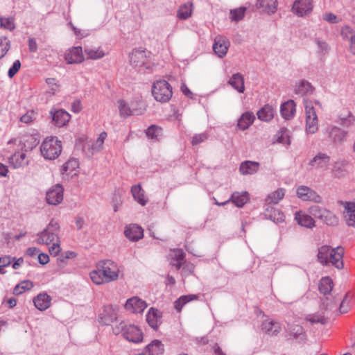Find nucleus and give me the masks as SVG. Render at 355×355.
Segmentation results:
<instances>
[{"label":"nucleus","instance_id":"nucleus-1","mask_svg":"<svg viewBox=\"0 0 355 355\" xmlns=\"http://www.w3.org/2000/svg\"><path fill=\"white\" fill-rule=\"evenodd\" d=\"M119 273V268L116 263L106 259L96 265V269L90 272V278L94 284L99 285L116 280Z\"/></svg>","mask_w":355,"mask_h":355},{"label":"nucleus","instance_id":"nucleus-2","mask_svg":"<svg viewBox=\"0 0 355 355\" xmlns=\"http://www.w3.org/2000/svg\"><path fill=\"white\" fill-rule=\"evenodd\" d=\"M343 254L344 249L340 246L332 248L329 245H322L318 249V259L323 265L331 264L338 269H342Z\"/></svg>","mask_w":355,"mask_h":355},{"label":"nucleus","instance_id":"nucleus-3","mask_svg":"<svg viewBox=\"0 0 355 355\" xmlns=\"http://www.w3.org/2000/svg\"><path fill=\"white\" fill-rule=\"evenodd\" d=\"M61 141L55 137L46 138L41 144L40 151L44 159L53 160L59 157L62 152Z\"/></svg>","mask_w":355,"mask_h":355},{"label":"nucleus","instance_id":"nucleus-4","mask_svg":"<svg viewBox=\"0 0 355 355\" xmlns=\"http://www.w3.org/2000/svg\"><path fill=\"white\" fill-rule=\"evenodd\" d=\"M148 53L144 50L135 49L130 54V64L141 73L151 70L152 63L148 57Z\"/></svg>","mask_w":355,"mask_h":355},{"label":"nucleus","instance_id":"nucleus-5","mask_svg":"<svg viewBox=\"0 0 355 355\" xmlns=\"http://www.w3.org/2000/svg\"><path fill=\"white\" fill-rule=\"evenodd\" d=\"M116 334L121 333L124 338L130 342L138 343L142 341L141 331L135 325L121 322L114 329Z\"/></svg>","mask_w":355,"mask_h":355},{"label":"nucleus","instance_id":"nucleus-6","mask_svg":"<svg viewBox=\"0 0 355 355\" xmlns=\"http://www.w3.org/2000/svg\"><path fill=\"white\" fill-rule=\"evenodd\" d=\"M152 94L157 101L166 103L172 97V87L165 80H157L153 85Z\"/></svg>","mask_w":355,"mask_h":355},{"label":"nucleus","instance_id":"nucleus-7","mask_svg":"<svg viewBox=\"0 0 355 355\" xmlns=\"http://www.w3.org/2000/svg\"><path fill=\"white\" fill-rule=\"evenodd\" d=\"M304 105L306 113V130L309 134H314L318 129V119L316 111L311 101L304 99Z\"/></svg>","mask_w":355,"mask_h":355},{"label":"nucleus","instance_id":"nucleus-8","mask_svg":"<svg viewBox=\"0 0 355 355\" xmlns=\"http://www.w3.org/2000/svg\"><path fill=\"white\" fill-rule=\"evenodd\" d=\"M336 308H337V304L334 303L330 298L327 297L322 300L321 309L324 310V311L322 313L323 315H322L320 313L309 315L306 316V319L307 321L310 322L312 324H314V323L324 324V323H326L327 320L329 316L328 311H333V310L336 309Z\"/></svg>","mask_w":355,"mask_h":355},{"label":"nucleus","instance_id":"nucleus-9","mask_svg":"<svg viewBox=\"0 0 355 355\" xmlns=\"http://www.w3.org/2000/svg\"><path fill=\"white\" fill-rule=\"evenodd\" d=\"M135 103H131L130 105H128L125 101L119 100L118 105L120 115L123 117H128L131 115L142 114L146 110L145 103L144 102H138L137 103L139 107H135Z\"/></svg>","mask_w":355,"mask_h":355},{"label":"nucleus","instance_id":"nucleus-10","mask_svg":"<svg viewBox=\"0 0 355 355\" xmlns=\"http://www.w3.org/2000/svg\"><path fill=\"white\" fill-rule=\"evenodd\" d=\"M297 196L304 201H311L315 203H322V198L314 190L306 186H300L296 190Z\"/></svg>","mask_w":355,"mask_h":355},{"label":"nucleus","instance_id":"nucleus-11","mask_svg":"<svg viewBox=\"0 0 355 355\" xmlns=\"http://www.w3.org/2000/svg\"><path fill=\"white\" fill-rule=\"evenodd\" d=\"M313 10V0H295L292 11L297 17H304Z\"/></svg>","mask_w":355,"mask_h":355},{"label":"nucleus","instance_id":"nucleus-12","mask_svg":"<svg viewBox=\"0 0 355 355\" xmlns=\"http://www.w3.org/2000/svg\"><path fill=\"white\" fill-rule=\"evenodd\" d=\"M326 134L332 144L339 145L346 139L347 131L337 126H332L327 129Z\"/></svg>","mask_w":355,"mask_h":355},{"label":"nucleus","instance_id":"nucleus-13","mask_svg":"<svg viewBox=\"0 0 355 355\" xmlns=\"http://www.w3.org/2000/svg\"><path fill=\"white\" fill-rule=\"evenodd\" d=\"M230 44V41L226 37L218 35L214 39L213 50L219 58H223L227 53Z\"/></svg>","mask_w":355,"mask_h":355},{"label":"nucleus","instance_id":"nucleus-14","mask_svg":"<svg viewBox=\"0 0 355 355\" xmlns=\"http://www.w3.org/2000/svg\"><path fill=\"white\" fill-rule=\"evenodd\" d=\"M63 188L60 184H56L46 193V201L49 204L57 205L63 200Z\"/></svg>","mask_w":355,"mask_h":355},{"label":"nucleus","instance_id":"nucleus-15","mask_svg":"<svg viewBox=\"0 0 355 355\" xmlns=\"http://www.w3.org/2000/svg\"><path fill=\"white\" fill-rule=\"evenodd\" d=\"M146 306V302L137 297L128 299L125 304V309L134 313L143 312Z\"/></svg>","mask_w":355,"mask_h":355},{"label":"nucleus","instance_id":"nucleus-16","mask_svg":"<svg viewBox=\"0 0 355 355\" xmlns=\"http://www.w3.org/2000/svg\"><path fill=\"white\" fill-rule=\"evenodd\" d=\"M64 59L68 64L80 63L84 60L83 49L80 46H74L68 50Z\"/></svg>","mask_w":355,"mask_h":355},{"label":"nucleus","instance_id":"nucleus-17","mask_svg":"<svg viewBox=\"0 0 355 355\" xmlns=\"http://www.w3.org/2000/svg\"><path fill=\"white\" fill-rule=\"evenodd\" d=\"M330 162V157L324 153H319L310 160L309 164L316 168H327Z\"/></svg>","mask_w":355,"mask_h":355},{"label":"nucleus","instance_id":"nucleus-18","mask_svg":"<svg viewBox=\"0 0 355 355\" xmlns=\"http://www.w3.org/2000/svg\"><path fill=\"white\" fill-rule=\"evenodd\" d=\"M37 243L38 244L50 245L51 243L59 240L58 235L55 232L44 229L37 234Z\"/></svg>","mask_w":355,"mask_h":355},{"label":"nucleus","instance_id":"nucleus-19","mask_svg":"<svg viewBox=\"0 0 355 355\" xmlns=\"http://www.w3.org/2000/svg\"><path fill=\"white\" fill-rule=\"evenodd\" d=\"M146 321L149 326L156 330L162 323L161 313L155 308H150L146 315Z\"/></svg>","mask_w":355,"mask_h":355},{"label":"nucleus","instance_id":"nucleus-20","mask_svg":"<svg viewBox=\"0 0 355 355\" xmlns=\"http://www.w3.org/2000/svg\"><path fill=\"white\" fill-rule=\"evenodd\" d=\"M52 115V119L55 125L58 127H62L70 120V115L64 110H59L55 112H50Z\"/></svg>","mask_w":355,"mask_h":355},{"label":"nucleus","instance_id":"nucleus-21","mask_svg":"<svg viewBox=\"0 0 355 355\" xmlns=\"http://www.w3.org/2000/svg\"><path fill=\"white\" fill-rule=\"evenodd\" d=\"M51 297L46 293L38 294L33 298V303L36 309L45 311L51 306Z\"/></svg>","mask_w":355,"mask_h":355},{"label":"nucleus","instance_id":"nucleus-22","mask_svg":"<svg viewBox=\"0 0 355 355\" xmlns=\"http://www.w3.org/2000/svg\"><path fill=\"white\" fill-rule=\"evenodd\" d=\"M124 234L125 236L132 241H137L144 236L143 230L137 225H130L125 227Z\"/></svg>","mask_w":355,"mask_h":355},{"label":"nucleus","instance_id":"nucleus-23","mask_svg":"<svg viewBox=\"0 0 355 355\" xmlns=\"http://www.w3.org/2000/svg\"><path fill=\"white\" fill-rule=\"evenodd\" d=\"M343 217L348 226H355V203L346 202L344 207Z\"/></svg>","mask_w":355,"mask_h":355},{"label":"nucleus","instance_id":"nucleus-24","mask_svg":"<svg viewBox=\"0 0 355 355\" xmlns=\"http://www.w3.org/2000/svg\"><path fill=\"white\" fill-rule=\"evenodd\" d=\"M264 215L266 218L276 223L283 222L285 218L284 214L280 210L276 209L272 206H268L266 208Z\"/></svg>","mask_w":355,"mask_h":355},{"label":"nucleus","instance_id":"nucleus-25","mask_svg":"<svg viewBox=\"0 0 355 355\" xmlns=\"http://www.w3.org/2000/svg\"><path fill=\"white\" fill-rule=\"evenodd\" d=\"M261 329L264 333L274 336L279 333L282 328L279 322L266 320L262 322Z\"/></svg>","mask_w":355,"mask_h":355},{"label":"nucleus","instance_id":"nucleus-26","mask_svg":"<svg viewBox=\"0 0 355 355\" xmlns=\"http://www.w3.org/2000/svg\"><path fill=\"white\" fill-rule=\"evenodd\" d=\"M255 116L252 112H244L238 120L237 126L241 130H247L254 121Z\"/></svg>","mask_w":355,"mask_h":355},{"label":"nucleus","instance_id":"nucleus-27","mask_svg":"<svg viewBox=\"0 0 355 355\" xmlns=\"http://www.w3.org/2000/svg\"><path fill=\"white\" fill-rule=\"evenodd\" d=\"M295 219L297 224L302 227L311 229L315 227L314 219L302 211L296 212Z\"/></svg>","mask_w":355,"mask_h":355},{"label":"nucleus","instance_id":"nucleus-28","mask_svg":"<svg viewBox=\"0 0 355 355\" xmlns=\"http://www.w3.org/2000/svg\"><path fill=\"white\" fill-rule=\"evenodd\" d=\"M280 112L285 119H290L294 116L295 112V103L293 100L282 103L280 107Z\"/></svg>","mask_w":355,"mask_h":355},{"label":"nucleus","instance_id":"nucleus-29","mask_svg":"<svg viewBox=\"0 0 355 355\" xmlns=\"http://www.w3.org/2000/svg\"><path fill=\"white\" fill-rule=\"evenodd\" d=\"M275 112L272 106L266 104L257 112V115L260 121L269 122L273 119Z\"/></svg>","mask_w":355,"mask_h":355},{"label":"nucleus","instance_id":"nucleus-30","mask_svg":"<svg viewBox=\"0 0 355 355\" xmlns=\"http://www.w3.org/2000/svg\"><path fill=\"white\" fill-rule=\"evenodd\" d=\"M313 87L311 84L305 80H300L295 86V93L301 96L313 94Z\"/></svg>","mask_w":355,"mask_h":355},{"label":"nucleus","instance_id":"nucleus-31","mask_svg":"<svg viewBox=\"0 0 355 355\" xmlns=\"http://www.w3.org/2000/svg\"><path fill=\"white\" fill-rule=\"evenodd\" d=\"M228 84L239 93H243L245 91L244 78L240 73L233 74L230 78Z\"/></svg>","mask_w":355,"mask_h":355},{"label":"nucleus","instance_id":"nucleus-32","mask_svg":"<svg viewBox=\"0 0 355 355\" xmlns=\"http://www.w3.org/2000/svg\"><path fill=\"white\" fill-rule=\"evenodd\" d=\"M348 162L345 160H338L336 162L332 167L331 172L335 178H340L347 174L346 167Z\"/></svg>","mask_w":355,"mask_h":355},{"label":"nucleus","instance_id":"nucleus-33","mask_svg":"<svg viewBox=\"0 0 355 355\" xmlns=\"http://www.w3.org/2000/svg\"><path fill=\"white\" fill-rule=\"evenodd\" d=\"M131 193L134 199L141 205L145 206L148 202L145 197L144 191L140 184L133 185L131 187Z\"/></svg>","mask_w":355,"mask_h":355},{"label":"nucleus","instance_id":"nucleus-34","mask_svg":"<svg viewBox=\"0 0 355 355\" xmlns=\"http://www.w3.org/2000/svg\"><path fill=\"white\" fill-rule=\"evenodd\" d=\"M148 355H162L164 351V345L159 340H154L146 347Z\"/></svg>","mask_w":355,"mask_h":355},{"label":"nucleus","instance_id":"nucleus-35","mask_svg":"<svg viewBox=\"0 0 355 355\" xmlns=\"http://www.w3.org/2000/svg\"><path fill=\"white\" fill-rule=\"evenodd\" d=\"M257 7L268 14L274 13L277 9V0H258Z\"/></svg>","mask_w":355,"mask_h":355},{"label":"nucleus","instance_id":"nucleus-36","mask_svg":"<svg viewBox=\"0 0 355 355\" xmlns=\"http://www.w3.org/2000/svg\"><path fill=\"white\" fill-rule=\"evenodd\" d=\"M193 12V3L187 2L180 6L177 11V17L181 20L187 19Z\"/></svg>","mask_w":355,"mask_h":355},{"label":"nucleus","instance_id":"nucleus-37","mask_svg":"<svg viewBox=\"0 0 355 355\" xmlns=\"http://www.w3.org/2000/svg\"><path fill=\"white\" fill-rule=\"evenodd\" d=\"M259 163L252 161H245L241 163L239 171L243 175L253 174L257 171Z\"/></svg>","mask_w":355,"mask_h":355},{"label":"nucleus","instance_id":"nucleus-38","mask_svg":"<svg viewBox=\"0 0 355 355\" xmlns=\"http://www.w3.org/2000/svg\"><path fill=\"white\" fill-rule=\"evenodd\" d=\"M230 199L235 204L236 207H242L249 200V196L246 191L241 193L239 192H234L232 193Z\"/></svg>","mask_w":355,"mask_h":355},{"label":"nucleus","instance_id":"nucleus-39","mask_svg":"<svg viewBox=\"0 0 355 355\" xmlns=\"http://www.w3.org/2000/svg\"><path fill=\"white\" fill-rule=\"evenodd\" d=\"M198 296L194 294L182 295L174 302V307L178 311L180 312L182 307L188 302L198 300Z\"/></svg>","mask_w":355,"mask_h":355},{"label":"nucleus","instance_id":"nucleus-40","mask_svg":"<svg viewBox=\"0 0 355 355\" xmlns=\"http://www.w3.org/2000/svg\"><path fill=\"white\" fill-rule=\"evenodd\" d=\"M84 53L87 58L92 60H98L104 57L105 53L100 48L90 47L85 46L84 47Z\"/></svg>","mask_w":355,"mask_h":355},{"label":"nucleus","instance_id":"nucleus-41","mask_svg":"<svg viewBox=\"0 0 355 355\" xmlns=\"http://www.w3.org/2000/svg\"><path fill=\"white\" fill-rule=\"evenodd\" d=\"M285 196V189H278L270 193L266 199L268 204H277Z\"/></svg>","mask_w":355,"mask_h":355},{"label":"nucleus","instance_id":"nucleus-42","mask_svg":"<svg viewBox=\"0 0 355 355\" xmlns=\"http://www.w3.org/2000/svg\"><path fill=\"white\" fill-rule=\"evenodd\" d=\"M333 288V282L329 277H324L321 279L319 283V290L324 295L329 294Z\"/></svg>","mask_w":355,"mask_h":355},{"label":"nucleus","instance_id":"nucleus-43","mask_svg":"<svg viewBox=\"0 0 355 355\" xmlns=\"http://www.w3.org/2000/svg\"><path fill=\"white\" fill-rule=\"evenodd\" d=\"M320 220H321L327 225L330 226L336 225L338 223L337 216L334 213L327 209L325 210L324 214L322 215Z\"/></svg>","mask_w":355,"mask_h":355},{"label":"nucleus","instance_id":"nucleus-44","mask_svg":"<svg viewBox=\"0 0 355 355\" xmlns=\"http://www.w3.org/2000/svg\"><path fill=\"white\" fill-rule=\"evenodd\" d=\"M33 283L30 280H24L15 286L13 293L16 295H20L26 291H29L33 288Z\"/></svg>","mask_w":355,"mask_h":355},{"label":"nucleus","instance_id":"nucleus-45","mask_svg":"<svg viewBox=\"0 0 355 355\" xmlns=\"http://www.w3.org/2000/svg\"><path fill=\"white\" fill-rule=\"evenodd\" d=\"M25 152L22 150L21 152L16 153L12 156L11 159L12 162H15V167H20L28 164V161L26 160V155Z\"/></svg>","mask_w":355,"mask_h":355},{"label":"nucleus","instance_id":"nucleus-46","mask_svg":"<svg viewBox=\"0 0 355 355\" xmlns=\"http://www.w3.org/2000/svg\"><path fill=\"white\" fill-rule=\"evenodd\" d=\"M78 167V162L76 159H70L65 162L62 168V173H71Z\"/></svg>","mask_w":355,"mask_h":355},{"label":"nucleus","instance_id":"nucleus-47","mask_svg":"<svg viewBox=\"0 0 355 355\" xmlns=\"http://www.w3.org/2000/svg\"><path fill=\"white\" fill-rule=\"evenodd\" d=\"M10 48V41L6 37H0V59L3 58Z\"/></svg>","mask_w":355,"mask_h":355},{"label":"nucleus","instance_id":"nucleus-48","mask_svg":"<svg viewBox=\"0 0 355 355\" xmlns=\"http://www.w3.org/2000/svg\"><path fill=\"white\" fill-rule=\"evenodd\" d=\"M355 121V116L349 112L347 116H339L337 122L344 127H349L354 124Z\"/></svg>","mask_w":355,"mask_h":355},{"label":"nucleus","instance_id":"nucleus-49","mask_svg":"<svg viewBox=\"0 0 355 355\" xmlns=\"http://www.w3.org/2000/svg\"><path fill=\"white\" fill-rule=\"evenodd\" d=\"M46 83L49 86L47 92L51 95L55 94L59 91V85L56 80L53 78H48L46 79Z\"/></svg>","mask_w":355,"mask_h":355},{"label":"nucleus","instance_id":"nucleus-50","mask_svg":"<svg viewBox=\"0 0 355 355\" xmlns=\"http://www.w3.org/2000/svg\"><path fill=\"white\" fill-rule=\"evenodd\" d=\"M246 8L241 7L237 9H234L230 11V18L232 21H238L243 19L245 15Z\"/></svg>","mask_w":355,"mask_h":355},{"label":"nucleus","instance_id":"nucleus-51","mask_svg":"<svg viewBox=\"0 0 355 355\" xmlns=\"http://www.w3.org/2000/svg\"><path fill=\"white\" fill-rule=\"evenodd\" d=\"M38 141L35 138H34L32 136L28 137L24 141V146L22 147V150L24 151L31 150L32 149L36 147Z\"/></svg>","mask_w":355,"mask_h":355},{"label":"nucleus","instance_id":"nucleus-52","mask_svg":"<svg viewBox=\"0 0 355 355\" xmlns=\"http://www.w3.org/2000/svg\"><path fill=\"white\" fill-rule=\"evenodd\" d=\"M162 129L156 125H151L149 127L146 132V136L150 139H157L161 134Z\"/></svg>","mask_w":355,"mask_h":355},{"label":"nucleus","instance_id":"nucleus-53","mask_svg":"<svg viewBox=\"0 0 355 355\" xmlns=\"http://www.w3.org/2000/svg\"><path fill=\"white\" fill-rule=\"evenodd\" d=\"M0 25L1 27L10 31L14 30L15 28L14 19L12 17H0Z\"/></svg>","mask_w":355,"mask_h":355},{"label":"nucleus","instance_id":"nucleus-54","mask_svg":"<svg viewBox=\"0 0 355 355\" xmlns=\"http://www.w3.org/2000/svg\"><path fill=\"white\" fill-rule=\"evenodd\" d=\"M326 209L320 207L318 205H313L309 208V213L314 217L320 218L322 215L324 214Z\"/></svg>","mask_w":355,"mask_h":355},{"label":"nucleus","instance_id":"nucleus-55","mask_svg":"<svg viewBox=\"0 0 355 355\" xmlns=\"http://www.w3.org/2000/svg\"><path fill=\"white\" fill-rule=\"evenodd\" d=\"M289 331L295 338L304 336L303 328L300 325H291Z\"/></svg>","mask_w":355,"mask_h":355},{"label":"nucleus","instance_id":"nucleus-56","mask_svg":"<svg viewBox=\"0 0 355 355\" xmlns=\"http://www.w3.org/2000/svg\"><path fill=\"white\" fill-rule=\"evenodd\" d=\"M349 301L350 299L349 297V295L348 294H346L339 306V312L340 313H346L349 311Z\"/></svg>","mask_w":355,"mask_h":355},{"label":"nucleus","instance_id":"nucleus-57","mask_svg":"<svg viewBox=\"0 0 355 355\" xmlns=\"http://www.w3.org/2000/svg\"><path fill=\"white\" fill-rule=\"evenodd\" d=\"M208 138V135L206 132H202L200 134L195 135L191 139V144L193 146L198 145L205 140H207Z\"/></svg>","mask_w":355,"mask_h":355},{"label":"nucleus","instance_id":"nucleus-58","mask_svg":"<svg viewBox=\"0 0 355 355\" xmlns=\"http://www.w3.org/2000/svg\"><path fill=\"white\" fill-rule=\"evenodd\" d=\"M21 68V62L17 60L14 62L12 67L8 71V76L9 78H12L19 71Z\"/></svg>","mask_w":355,"mask_h":355},{"label":"nucleus","instance_id":"nucleus-59","mask_svg":"<svg viewBox=\"0 0 355 355\" xmlns=\"http://www.w3.org/2000/svg\"><path fill=\"white\" fill-rule=\"evenodd\" d=\"M355 33L352 28L348 26H344L341 30V35L345 40H351V37Z\"/></svg>","mask_w":355,"mask_h":355},{"label":"nucleus","instance_id":"nucleus-60","mask_svg":"<svg viewBox=\"0 0 355 355\" xmlns=\"http://www.w3.org/2000/svg\"><path fill=\"white\" fill-rule=\"evenodd\" d=\"M322 18L324 21L331 24H338L340 21V19H339L338 17L332 12L324 13Z\"/></svg>","mask_w":355,"mask_h":355},{"label":"nucleus","instance_id":"nucleus-61","mask_svg":"<svg viewBox=\"0 0 355 355\" xmlns=\"http://www.w3.org/2000/svg\"><path fill=\"white\" fill-rule=\"evenodd\" d=\"M61 248L60 246V241L58 240L53 243V245L49 248V251L51 255L57 256L60 253Z\"/></svg>","mask_w":355,"mask_h":355},{"label":"nucleus","instance_id":"nucleus-62","mask_svg":"<svg viewBox=\"0 0 355 355\" xmlns=\"http://www.w3.org/2000/svg\"><path fill=\"white\" fill-rule=\"evenodd\" d=\"M171 257L175 261H183L184 259L185 254L181 249L173 250Z\"/></svg>","mask_w":355,"mask_h":355},{"label":"nucleus","instance_id":"nucleus-63","mask_svg":"<svg viewBox=\"0 0 355 355\" xmlns=\"http://www.w3.org/2000/svg\"><path fill=\"white\" fill-rule=\"evenodd\" d=\"M45 229L50 230L51 232H55L56 234L58 235L60 225L58 222L54 220H51Z\"/></svg>","mask_w":355,"mask_h":355},{"label":"nucleus","instance_id":"nucleus-64","mask_svg":"<svg viewBox=\"0 0 355 355\" xmlns=\"http://www.w3.org/2000/svg\"><path fill=\"white\" fill-rule=\"evenodd\" d=\"M35 118V114L33 111L27 112L25 114L21 116L20 121L25 123H28Z\"/></svg>","mask_w":355,"mask_h":355}]
</instances>
